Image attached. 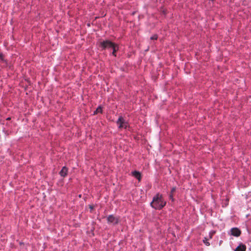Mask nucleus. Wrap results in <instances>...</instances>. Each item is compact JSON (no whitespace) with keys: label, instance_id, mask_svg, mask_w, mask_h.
Listing matches in <instances>:
<instances>
[{"label":"nucleus","instance_id":"1","mask_svg":"<svg viewBox=\"0 0 251 251\" xmlns=\"http://www.w3.org/2000/svg\"><path fill=\"white\" fill-rule=\"evenodd\" d=\"M166 204L163 199L162 195L158 193L153 198L151 203V206L155 209H161Z\"/></svg>","mask_w":251,"mask_h":251},{"label":"nucleus","instance_id":"2","mask_svg":"<svg viewBox=\"0 0 251 251\" xmlns=\"http://www.w3.org/2000/svg\"><path fill=\"white\" fill-rule=\"evenodd\" d=\"M116 44L113 43L110 40H106L100 42L99 47L102 49V50L110 49L114 47Z\"/></svg>","mask_w":251,"mask_h":251},{"label":"nucleus","instance_id":"3","mask_svg":"<svg viewBox=\"0 0 251 251\" xmlns=\"http://www.w3.org/2000/svg\"><path fill=\"white\" fill-rule=\"evenodd\" d=\"M107 220L108 224L113 225H117L119 222V218L118 217L114 216L113 215H110L107 217Z\"/></svg>","mask_w":251,"mask_h":251},{"label":"nucleus","instance_id":"4","mask_svg":"<svg viewBox=\"0 0 251 251\" xmlns=\"http://www.w3.org/2000/svg\"><path fill=\"white\" fill-rule=\"evenodd\" d=\"M117 124L119 126V128H126L127 126V123L122 116L119 117L118 118V120L117 121Z\"/></svg>","mask_w":251,"mask_h":251},{"label":"nucleus","instance_id":"5","mask_svg":"<svg viewBox=\"0 0 251 251\" xmlns=\"http://www.w3.org/2000/svg\"><path fill=\"white\" fill-rule=\"evenodd\" d=\"M241 233V231L238 228L234 227L231 229V234L233 236L238 237Z\"/></svg>","mask_w":251,"mask_h":251},{"label":"nucleus","instance_id":"6","mask_svg":"<svg viewBox=\"0 0 251 251\" xmlns=\"http://www.w3.org/2000/svg\"><path fill=\"white\" fill-rule=\"evenodd\" d=\"M132 176L137 178L139 181H140L141 179V173L137 171H134L132 172Z\"/></svg>","mask_w":251,"mask_h":251},{"label":"nucleus","instance_id":"7","mask_svg":"<svg viewBox=\"0 0 251 251\" xmlns=\"http://www.w3.org/2000/svg\"><path fill=\"white\" fill-rule=\"evenodd\" d=\"M68 174V169L66 167H63L60 171L59 174L62 177H65Z\"/></svg>","mask_w":251,"mask_h":251},{"label":"nucleus","instance_id":"8","mask_svg":"<svg viewBox=\"0 0 251 251\" xmlns=\"http://www.w3.org/2000/svg\"><path fill=\"white\" fill-rule=\"evenodd\" d=\"M246 246L243 244H240L235 250L234 251H246Z\"/></svg>","mask_w":251,"mask_h":251},{"label":"nucleus","instance_id":"9","mask_svg":"<svg viewBox=\"0 0 251 251\" xmlns=\"http://www.w3.org/2000/svg\"><path fill=\"white\" fill-rule=\"evenodd\" d=\"M176 191V187H173L171 189L170 194L169 195L170 199H171L172 201H174L173 197H174V194L175 193Z\"/></svg>","mask_w":251,"mask_h":251},{"label":"nucleus","instance_id":"10","mask_svg":"<svg viewBox=\"0 0 251 251\" xmlns=\"http://www.w3.org/2000/svg\"><path fill=\"white\" fill-rule=\"evenodd\" d=\"M112 49L113 50V52H112V55L115 56H116V52L118 50H119V47L118 46V45L117 44H115L114 46V47H113L112 48Z\"/></svg>","mask_w":251,"mask_h":251},{"label":"nucleus","instance_id":"11","mask_svg":"<svg viewBox=\"0 0 251 251\" xmlns=\"http://www.w3.org/2000/svg\"><path fill=\"white\" fill-rule=\"evenodd\" d=\"M102 111V108L100 106H99L97 108L96 111L94 112V114H98L99 113H101Z\"/></svg>","mask_w":251,"mask_h":251},{"label":"nucleus","instance_id":"12","mask_svg":"<svg viewBox=\"0 0 251 251\" xmlns=\"http://www.w3.org/2000/svg\"><path fill=\"white\" fill-rule=\"evenodd\" d=\"M158 38V36L157 34H154L153 35H152L151 38V40H157Z\"/></svg>","mask_w":251,"mask_h":251},{"label":"nucleus","instance_id":"13","mask_svg":"<svg viewBox=\"0 0 251 251\" xmlns=\"http://www.w3.org/2000/svg\"><path fill=\"white\" fill-rule=\"evenodd\" d=\"M203 242L206 246L210 245V243L207 241V239L206 238L204 240H203Z\"/></svg>","mask_w":251,"mask_h":251},{"label":"nucleus","instance_id":"14","mask_svg":"<svg viewBox=\"0 0 251 251\" xmlns=\"http://www.w3.org/2000/svg\"><path fill=\"white\" fill-rule=\"evenodd\" d=\"M0 59L2 61H4V58H3V55L2 53H0Z\"/></svg>","mask_w":251,"mask_h":251},{"label":"nucleus","instance_id":"15","mask_svg":"<svg viewBox=\"0 0 251 251\" xmlns=\"http://www.w3.org/2000/svg\"><path fill=\"white\" fill-rule=\"evenodd\" d=\"M90 208L91 209V210H93V208H94V206L93 205H90Z\"/></svg>","mask_w":251,"mask_h":251}]
</instances>
